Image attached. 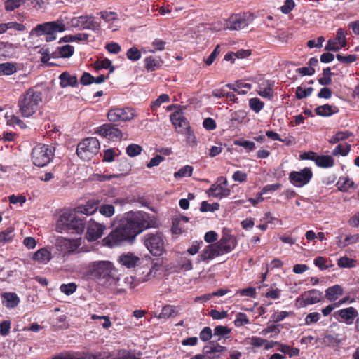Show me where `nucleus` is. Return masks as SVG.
Masks as SVG:
<instances>
[{"label": "nucleus", "mask_w": 359, "mask_h": 359, "mask_svg": "<svg viewBox=\"0 0 359 359\" xmlns=\"http://www.w3.org/2000/svg\"><path fill=\"white\" fill-rule=\"evenodd\" d=\"M249 323L248 316L244 313H238L236 316L234 324L236 327H241Z\"/></svg>", "instance_id": "nucleus-62"}, {"label": "nucleus", "mask_w": 359, "mask_h": 359, "mask_svg": "<svg viewBox=\"0 0 359 359\" xmlns=\"http://www.w3.org/2000/svg\"><path fill=\"white\" fill-rule=\"evenodd\" d=\"M214 336L210 327H205L199 333V338L203 341H209Z\"/></svg>", "instance_id": "nucleus-64"}, {"label": "nucleus", "mask_w": 359, "mask_h": 359, "mask_svg": "<svg viewBox=\"0 0 359 359\" xmlns=\"http://www.w3.org/2000/svg\"><path fill=\"white\" fill-rule=\"evenodd\" d=\"M98 208V201L90 200L85 205L76 208V211L80 214L90 215L97 211Z\"/></svg>", "instance_id": "nucleus-26"}, {"label": "nucleus", "mask_w": 359, "mask_h": 359, "mask_svg": "<svg viewBox=\"0 0 359 359\" xmlns=\"http://www.w3.org/2000/svg\"><path fill=\"white\" fill-rule=\"evenodd\" d=\"M65 25L62 20L38 24L29 32L30 37L45 36L46 42H51L57 39V33L65 30Z\"/></svg>", "instance_id": "nucleus-4"}, {"label": "nucleus", "mask_w": 359, "mask_h": 359, "mask_svg": "<svg viewBox=\"0 0 359 359\" xmlns=\"http://www.w3.org/2000/svg\"><path fill=\"white\" fill-rule=\"evenodd\" d=\"M26 2V0H6L4 2V8L6 11H13L18 8Z\"/></svg>", "instance_id": "nucleus-43"}, {"label": "nucleus", "mask_w": 359, "mask_h": 359, "mask_svg": "<svg viewBox=\"0 0 359 359\" xmlns=\"http://www.w3.org/2000/svg\"><path fill=\"white\" fill-rule=\"evenodd\" d=\"M274 81L263 80L259 83L257 93L262 97L272 100L273 97Z\"/></svg>", "instance_id": "nucleus-20"}, {"label": "nucleus", "mask_w": 359, "mask_h": 359, "mask_svg": "<svg viewBox=\"0 0 359 359\" xmlns=\"http://www.w3.org/2000/svg\"><path fill=\"white\" fill-rule=\"evenodd\" d=\"M17 71L15 65L11 62H4L0 64V74L10 76Z\"/></svg>", "instance_id": "nucleus-41"}, {"label": "nucleus", "mask_w": 359, "mask_h": 359, "mask_svg": "<svg viewBox=\"0 0 359 359\" xmlns=\"http://www.w3.org/2000/svg\"><path fill=\"white\" fill-rule=\"evenodd\" d=\"M214 244L221 256L231 252L236 248L237 241L233 236L224 235Z\"/></svg>", "instance_id": "nucleus-14"}, {"label": "nucleus", "mask_w": 359, "mask_h": 359, "mask_svg": "<svg viewBox=\"0 0 359 359\" xmlns=\"http://www.w3.org/2000/svg\"><path fill=\"white\" fill-rule=\"evenodd\" d=\"M178 311L175 306L166 305L163 307L161 312L158 315L159 319H168L177 316Z\"/></svg>", "instance_id": "nucleus-33"}, {"label": "nucleus", "mask_w": 359, "mask_h": 359, "mask_svg": "<svg viewBox=\"0 0 359 359\" xmlns=\"http://www.w3.org/2000/svg\"><path fill=\"white\" fill-rule=\"evenodd\" d=\"M342 294L343 289L339 285L330 287L325 290V297L331 302L337 300Z\"/></svg>", "instance_id": "nucleus-30"}, {"label": "nucleus", "mask_w": 359, "mask_h": 359, "mask_svg": "<svg viewBox=\"0 0 359 359\" xmlns=\"http://www.w3.org/2000/svg\"><path fill=\"white\" fill-rule=\"evenodd\" d=\"M118 156V154L116 152L114 149H107L104 150L103 154V161L111 163L114 161L116 156Z\"/></svg>", "instance_id": "nucleus-61"}, {"label": "nucleus", "mask_w": 359, "mask_h": 359, "mask_svg": "<svg viewBox=\"0 0 359 359\" xmlns=\"http://www.w3.org/2000/svg\"><path fill=\"white\" fill-rule=\"evenodd\" d=\"M42 100L41 91L29 88L19 97L18 107L20 113L25 118L32 116L39 110Z\"/></svg>", "instance_id": "nucleus-3"}, {"label": "nucleus", "mask_w": 359, "mask_h": 359, "mask_svg": "<svg viewBox=\"0 0 359 359\" xmlns=\"http://www.w3.org/2000/svg\"><path fill=\"white\" fill-rule=\"evenodd\" d=\"M141 56V52L135 46L130 48L126 52L127 58L133 62L140 60Z\"/></svg>", "instance_id": "nucleus-51"}, {"label": "nucleus", "mask_w": 359, "mask_h": 359, "mask_svg": "<svg viewBox=\"0 0 359 359\" xmlns=\"http://www.w3.org/2000/svg\"><path fill=\"white\" fill-rule=\"evenodd\" d=\"M100 18L108 24L107 28L112 32L119 29V19L117 13L114 11H102L100 12Z\"/></svg>", "instance_id": "nucleus-18"}, {"label": "nucleus", "mask_w": 359, "mask_h": 359, "mask_svg": "<svg viewBox=\"0 0 359 359\" xmlns=\"http://www.w3.org/2000/svg\"><path fill=\"white\" fill-rule=\"evenodd\" d=\"M59 244L61 247V250L65 252H70L76 250L79 243L74 239L61 238L59 241Z\"/></svg>", "instance_id": "nucleus-29"}, {"label": "nucleus", "mask_w": 359, "mask_h": 359, "mask_svg": "<svg viewBox=\"0 0 359 359\" xmlns=\"http://www.w3.org/2000/svg\"><path fill=\"white\" fill-rule=\"evenodd\" d=\"M179 267L184 271H190L193 269L192 262L190 259L185 256H182L178 262Z\"/></svg>", "instance_id": "nucleus-52"}, {"label": "nucleus", "mask_w": 359, "mask_h": 359, "mask_svg": "<svg viewBox=\"0 0 359 359\" xmlns=\"http://www.w3.org/2000/svg\"><path fill=\"white\" fill-rule=\"evenodd\" d=\"M351 148V144L347 143L344 144H339L332 150V154L335 156L339 155L346 156L349 154Z\"/></svg>", "instance_id": "nucleus-39"}, {"label": "nucleus", "mask_w": 359, "mask_h": 359, "mask_svg": "<svg viewBox=\"0 0 359 359\" xmlns=\"http://www.w3.org/2000/svg\"><path fill=\"white\" fill-rule=\"evenodd\" d=\"M313 177L310 168H304L299 171H292L289 174L290 182L295 187H302L309 183Z\"/></svg>", "instance_id": "nucleus-11"}, {"label": "nucleus", "mask_w": 359, "mask_h": 359, "mask_svg": "<svg viewBox=\"0 0 359 359\" xmlns=\"http://www.w3.org/2000/svg\"><path fill=\"white\" fill-rule=\"evenodd\" d=\"M113 271V265L109 261H97L88 266L86 273L90 278L97 279L112 276Z\"/></svg>", "instance_id": "nucleus-7"}, {"label": "nucleus", "mask_w": 359, "mask_h": 359, "mask_svg": "<svg viewBox=\"0 0 359 359\" xmlns=\"http://www.w3.org/2000/svg\"><path fill=\"white\" fill-rule=\"evenodd\" d=\"M219 256H220L219 252L215 244H210L202 250L198 256V261L208 262L210 260Z\"/></svg>", "instance_id": "nucleus-24"}, {"label": "nucleus", "mask_w": 359, "mask_h": 359, "mask_svg": "<svg viewBox=\"0 0 359 359\" xmlns=\"http://www.w3.org/2000/svg\"><path fill=\"white\" fill-rule=\"evenodd\" d=\"M170 121L180 133L190 128L189 121L181 111H177L172 114L170 115Z\"/></svg>", "instance_id": "nucleus-19"}, {"label": "nucleus", "mask_w": 359, "mask_h": 359, "mask_svg": "<svg viewBox=\"0 0 359 359\" xmlns=\"http://www.w3.org/2000/svg\"><path fill=\"white\" fill-rule=\"evenodd\" d=\"M225 86L234 92H237L240 90L241 88H245L247 90H250L252 85L248 83H243L240 81H236L233 83H227Z\"/></svg>", "instance_id": "nucleus-47"}, {"label": "nucleus", "mask_w": 359, "mask_h": 359, "mask_svg": "<svg viewBox=\"0 0 359 359\" xmlns=\"http://www.w3.org/2000/svg\"><path fill=\"white\" fill-rule=\"evenodd\" d=\"M193 167L189 165L182 167L177 172L174 173L175 178L190 177L193 173Z\"/></svg>", "instance_id": "nucleus-45"}, {"label": "nucleus", "mask_w": 359, "mask_h": 359, "mask_svg": "<svg viewBox=\"0 0 359 359\" xmlns=\"http://www.w3.org/2000/svg\"><path fill=\"white\" fill-rule=\"evenodd\" d=\"M144 246L154 256H161L164 252L165 243L161 233H147L142 237Z\"/></svg>", "instance_id": "nucleus-8"}, {"label": "nucleus", "mask_w": 359, "mask_h": 359, "mask_svg": "<svg viewBox=\"0 0 359 359\" xmlns=\"http://www.w3.org/2000/svg\"><path fill=\"white\" fill-rule=\"evenodd\" d=\"M322 298V292L313 289L308 292H305L299 297L296 299V306L298 307H306L308 305L314 304L320 302Z\"/></svg>", "instance_id": "nucleus-13"}, {"label": "nucleus", "mask_w": 359, "mask_h": 359, "mask_svg": "<svg viewBox=\"0 0 359 359\" xmlns=\"http://www.w3.org/2000/svg\"><path fill=\"white\" fill-rule=\"evenodd\" d=\"M332 73L330 67H327L323 71V77L318 79V83L323 86H327L332 83L331 76Z\"/></svg>", "instance_id": "nucleus-48"}, {"label": "nucleus", "mask_w": 359, "mask_h": 359, "mask_svg": "<svg viewBox=\"0 0 359 359\" xmlns=\"http://www.w3.org/2000/svg\"><path fill=\"white\" fill-rule=\"evenodd\" d=\"M55 148L50 145L39 144L35 146L31 154L33 164L38 167L47 165L52 160Z\"/></svg>", "instance_id": "nucleus-5"}, {"label": "nucleus", "mask_w": 359, "mask_h": 359, "mask_svg": "<svg viewBox=\"0 0 359 359\" xmlns=\"http://www.w3.org/2000/svg\"><path fill=\"white\" fill-rule=\"evenodd\" d=\"M140 258L134 253L128 252L119 256L118 263L127 269H134L140 264Z\"/></svg>", "instance_id": "nucleus-21"}, {"label": "nucleus", "mask_w": 359, "mask_h": 359, "mask_svg": "<svg viewBox=\"0 0 359 359\" xmlns=\"http://www.w3.org/2000/svg\"><path fill=\"white\" fill-rule=\"evenodd\" d=\"M99 149L98 140L96 137H88L78 144L76 154L83 161H88L98 153Z\"/></svg>", "instance_id": "nucleus-6"}, {"label": "nucleus", "mask_w": 359, "mask_h": 359, "mask_svg": "<svg viewBox=\"0 0 359 359\" xmlns=\"http://www.w3.org/2000/svg\"><path fill=\"white\" fill-rule=\"evenodd\" d=\"M14 238V227L9 226L0 232V243L6 244L13 241Z\"/></svg>", "instance_id": "nucleus-36"}, {"label": "nucleus", "mask_w": 359, "mask_h": 359, "mask_svg": "<svg viewBox=\"0 0 359 359\" xmlns=\"http://www.w3.org/2000/svg\"><path fill=\"white\" fill-rule=\"evenodd\" d=\"M226 350V347L219 345L217 343L210 342L208 345L203 347V353L208 355L210 358H214L215 354L222 353Z\"/></svg>", "instance_id": "nucleus-28"}, {"label": "nucleus", "mask_w": 359, "mask_h": 359, "mask_svg": "<svg viewBox=\"0 0 359 359\" xmlns=\"http://www.w3.org/2000/svg\"><path fill=\"white\" fill-rule=\"evenodd\" d=\"M315 112L318 116H330L337 112L336 107H332L328 104L319 106L315 109Z\"/></svg>", "instance_id": "nucleus-32"}, {"label": "nucleus", "mask_w": 359, "mask_h": 359, "mask_svg": "<svg viewBox=\"0 0 359 359\" xmlns=\"http://www.w3.org/2000/svg\"><path fill=\"white\" fill-rule=\"evenodd\" d=\"M69 23L72 27L79 29H88L93 32L98 31L100 27V23L95 20V18L92 15L74 17Z\"/></svg>", "instance_id": "nucleus-9"}, {"label": "nucleus", "mask_w": 359, "mask_h": 359, "mask_svg": "<svg viewBox=\"0 0 359 359\" xmlns=\"http://www.w3.org/2000/svg\"><path fill=\"white\" fill-rule=\"evenodd\" d=\"M99 212L101 215L110 217L114 214V207L112 205H102L100 207Z\"/></svg>", "instance_id": "nucleus-58"}, {"label": "nucleus", "mask_w": 359, "mask_h": 359, "mask_svg": "<svg viewBox=\"0 0 359 359\" xmlns=\"http://www.w3.org/2000/svg\"><path fill=\"white\" fill-rule=\"evenodd\" d=\"M358 313L357 310L352 306L342 309L337 311L334 313V316L341 318L347 325L353 323L354 318L358 316Z\"/></svg>", "instance_id": "nucleus-22"}, {"label": "nucleus", "mask_w": 359, "mask_h": 359, "mask_svg": "<svg viewBox=\"0 0 359 359\" xmlns=\"http://www.w3.org/2000/svg\"><path fill=\"white\" fill-rule=\"evenodd\" d=\"M76 285L74 283H68V284H62L60 287V291L67 294L70 295L73 294L76 290Z\"/></svg>", "instance_id": "nucleus-60"}, {"label": "nucleus", "mask_w": 359, "mask_h": 359, "mask_svg": "<svg viewBox=\"0 0 359 359\" xmlns=\"http://www.w3.org/2000/svg\"><path fill=\"white\" fill-rule=\"evenodd\" d=\"M89 37V34L86 33H78L74 35H67L62 38L65 42H73V41H87Z\"/></svg>", "instance_id": "nucleus-42"}, {"label": "nucleus", "mask_w": 359, "mask_h": 359, "mask_svg": "<svg viewBox=\"0 0 359 359\" xmlns=\"http://www.w3.org/2000/svg\"><path fill=\"white\" fill-rule=\"evenodd\" d=\"M105 229L104 224L91 219L87 227L86 238L89 241H95L102 237Z\"/></svg>", "instance_id": "nucleus-16"}, {"label": "nucleus", "mask_w": 359, "mask_h": 359, "mask_svg": "<svg viewBox=\"0 0 359 359\" xmlns=\"http://www.w3.org/2000/svg\"><path fill=\"white\" fill-rule=\"evenodd\" d=\"M346 31L342 28H339L337 32L336 40L337 41V42L339 44L341 48H344L347 45V41L346 39Z\"/></svg>", "instance_id": "nucleus-50"}, {"label": "nucleus", "mask_w": 359, "mask_h": 359, "mask_svg": "<svg viewBox=\"0 0 359 359\" xmlns=\"http://www.w3.org/2000/svg\"><path fill=\"white\" fill-rule=\"evenodd\" d=\"M252 21L250 15L246 13L235 14L224 20V28L230 30H239L246 27Z\"/></svg>", "instance_id": "nucleus-10"}, {"label": "nucleus", "mask_w": 359, "mask_h": 359, "mask_svg": "<svg viewBox=\"0 0 359 359\" xmlns=\"http://www.w3.org/2000/svg\"><path fill=\"white\" fill-rule=\"evenodd\" d=\"M313 90V88L312 87L304 88L302 86H298L296 88L295 96L297 99L302 100L309 97L311 95Z\"/></svg>", "instance_id": "nucleus-46"}, {"label": "nucleus", "mask_w": 359, "mask_h": 359, "mask_svg": "<svg viewBox=\"0 0 359 359\" xmlns=\"http://www.w3.org/2000/svg\"><path fill=\"white\" fill-rule=\"evenodd\" d=\"M74 51L73 46L70 45H65L59 48V53L62 57L68 58L71 57Z\"/></svg>", "instance_id": "nucleus-57"}, {"label": "nucleus", "mask_w": 359, "mask_h": 359, "mask_svg": "<svg viewBox=\"0 0 359 359\" xmlns=\"http://www.w3.org/2000/svg\"><path fill=\"white\" fill-rule=\"evenodd\" d=\"M354 186L353 181L348 177H341L337 182V187L341 191L345 192Z\"/></svg>", "instance_id": "nucleus-34"}, {"label": "nucleus", "mask_w": 359, "mask_h": 359, "mask_svg": "<svg viewBox=\"0 0 359 359\" xmlns=\"http://www.w3.org/2000/svg\"><path fill=\"white\" fill-rule=\"evenodd\" d=\"M316 165L319 168H329L334 165V159L329 155H318Z\"/></svg>", "instance_id": "nucleus-31"}, {"label": "nucleus", "mask_w": 359, "mask_h": 359, "mask_svg": "<svg viewBox=\"0 0 359 359\" xmlns=\"http://www.w3.org/2000/svg\"><path fill=\"white\" fill-rule=\"evenodd\" d=\"M6 118L7 121V124L11 126H18L20 128H26V124L16 115L8 114L7 113L6 114Z\"/></svg>", "instance_id": "nucleus-37"}, {"label": "nucleus", "mask_w": 359, "mask_h": 359, "mask_svg": "<svg viewBox=\"0 0 359 359\" xmlns=\"http://www.w3.org/2000/svg\"><path fill=\"white\" fill-rule=\"evenodd\" d=\"M95 67L98 69H109L110 73L113 72L115 69L114 67L112 65L111 60L107 58L96 62Z\"/></svg>", "instance_id": "nucleus-55"}, {"label": "nucleus", "mask_w": 359, "mask_h": 359, "mask_svg": "<svg viewBox=\"0 0 359 359\" xmlns=\"http://www.w3.org/2000/svg\"><path fill=\"white\" fill-rule=\"evenodd\" d=\"M142 151V147L135 144H131L126 148V153L129 156L134 157L139 155Z\"/></svg>", "instance_id": "nucleus-59"}, {"label": "nucleus", "mask_w": 359, "mask_h": 359, "mask_svg": "<svg viewBox=\"0 0 359 359\" xmlns=\"http://www.w3.org/2000/svg\"><path fill=\"white\" fill-rule=\"evenodd\" d=\"M231 330L227 326L218 325L214 329V336L218 337V340L221 339H228L230 337L229 334Z\"/></svg>", "instance_id": "nucleus-35"}, {"label": "nucleus", "mask_w": 359, "mask_h": 359, "mask_svg": "<svg viewBox=\"0 0 359 359\" xmlns=\"http://www.w3.org/2000/svg\"><path fill=\"white\" fill-rule=\"evenodd\" d=\"M60 86L62 88L67 87H76L79 84L78 79L76 75L71 74L68 72H64L59 76Z\"/></svg>", "instance_id": "nucleus-23"}, {"label": "nucleus", "mask_w": 359, "mask_h": 359, "mask_svg": "<svg viewBox=\"0 0 359 359\" xmlns=\"http://www.w3.org/2000/svg\"><path fill=\"white\" fill-rule=\"evenodd\" d=\"M78 214L76 208L62 212L57 219L56 231L59 233H82L85 229V218Z\"/></svg>", "instance_id": "nucleus-2"}, {"label": "nucleus", "mask_w": 359, "mask_h": 359, "mask_svg": "<svg viewBox=\"0 0 359 359\" xmlns=\"http://www.w3.org/2000/svg\"><path fill=\"white\" fill-rule=\"evenodd\" d=\"M135 116L134 109L130 107L116 108L107 113V118L110 122L128 121Z\"/></svg>", "instance_id": "nucleus-12"}, {"label": "nucleus", "mask_w": 359, "mask_h": 359, "mask_svg": "<svg viewBox=\"0 0 359 359\" xmlns=\"http://www.w3.org/2000/svg\"><path fill=\"white\" fill-rule=\"evenodd\" d=\"M249 107L255 113H259L264 108V103L257 97L250 98L249 100Z\"/></svg>", "instance_id": "nucleus-44"}, {"label": "nucleus", "mask_w": 359, "mask_h": 359, "mask_svg": "<svg viewBox=\"0 0 359 359\" xmlns=\"http://www.w3.org/2000/svg\"><path fill=\"white\" fill-rule=\"evenodd\" d=\"M50 359H83L80 358L79 352L63 351L55 355Z\"/></svg>", "instance_id": "nucleus-40"}, {"label": "nucleus", "mask_w": 359, "mask_h": 359, "mask_svg": "<svg viewBox=\"0 0 359 359\" xmlns=\"http://www.w3.org/2000/svg\"><path fill=\"white\" fill-rule=\"evenodd\" d=\"M144 67L147 71L154 72L160 67V60L149 56L144 59Z\"/></svg>", "instance_id": "nucleus-38"}, {"label": "nucleus", "mask_w": 359, "mask_h": 359, "mask_svg": "<svg viewBox=\"0 0 359 359\" xmlns=\"http://www.w3.org/2000/svg\"><path fill=\"white\" fill-rule=\"evenodd\" d=\"M80 358L83 359H105L106 357L102 355L101 352H79Z\"/></svg>", "instance_id": "nucleus-56"}, {"label": "nucleus", "mask_w": 359, "mask_h": 359, "mask_svg": "<svg viewBox=\"0 0 359 359\" xmlns=\"http://www.w3.org/2000/svg\"><path fill=\"white\" fill-rule=\"evenodd\" d=\"M355 260L344 256L338 259L337 264L340 268H353L355 266Z\"/></svg>", "instance_id": "nucleus-49"}, {"label": "nucleus", "mask_w": 359, "mask_h": 359, "mask_svg": "<svg viewBox=\"0 0 359 359\" xmlns=\"http://www.w3.org/2000/svg\"><path fill=\"white\" fill-rule=\"evenodd\" d=\"M1 302L8 309H13L17 306L20 300L15 292H4L1 295Z\"/></svg>", "instance_id": "nucleus-25"}, {"label": "nucleus", "mask_w": 359, "mask_h": 359, "mask_svg": "<svg viewBox=\"0 0 359 359\" xmlns=\"http://www.w3.org/2000/svg\"><path fill=\"white\" fill-rule=\"evenodd\" d=\"M220 180H223L222 184H212L208 190V196L217 198L226 197L230 194V190L227 188V180L226 178L221 177Z\"/></svg>", "instance_id": "nucleus-17"}, {"label": "nucleus", "mask_w": 359, "mask_h": 359, "mask_svg": "<svg viewBox=\"0 0 359 359\" xmlns=\"http://www.w3.org/2000/svg\"><path fill=\"white\" fill-rule=\"evenodd\" d=\"M165 42L160 39H156L152 43L151 46L153 47V49H150L148 51L149 53H154L156 51L159 50H163L165 49Z\"/></svg>", "instance_id": "nucleus-63"}, {"label": "nucleus", "mask_w": 359, "mask_h": 359, "mask_svg": "<svg viewBox=\"0 0 359 359\" xmlns=\"http://www.w3.org/2000/svg\"><path fill=\"white\" fill-rule=\"evenodd\" d=\"M219 204L218 203L210 204L207 201H203L201 204L200 211L202 212H214L219 210Z\"/></svg>", "instance_id": "nucleus-53"}, {"label": "nucleus", "mask_w": 359, "mask_h": 359, "mask_svg": "<svg viewBox=\"0 0 359 359\" xmlns=\"http://www.w3.org/2000/svg\"><path fill=\"white\" fill-rule=\"evenodd\" d=\"M51 259V252L45 248L39 249L33 255V259L42 264L48 263Z\"/></svg>", "instance_id": "nucleus-27"}, {"label": "nucleus", "mask_w": 359, "mask_h": 359, "mask_svg": "<svg viewBox=\"0 0 359 359\" xmlns=\"http://www.w3.org/2000/svg\"><path fill=\"white\" fill-rule=\"evenodd\" d=\"M170 98L168 94H162L151 103V108L153 111L156 110L163 103L168 102Z\"/></svg>", "instance_id": "nucleus-54"}, {"label": "nucleus", "mask_w": 359, "mask_h": 359, "mask_svg": "<svg viewBox=\"0 0 359 359\" xmlns=\"http://www.w3.org/2000/svg\"><path fill=\"white\" fill-rule=\"evenodd\" d=\"M154 224L155 222L149 214L130 212L119 219L116 227L103 239V243L112 248L126 241L131 242L137 235L147 229L154 227Z\"/></svg>", "instance_id": "nucleus-1"}, {"label": "nucleus", "mask_w": 359, "mask_h": 359, "mask_svg": "<svg viewBox=\"0 0 359 359\" xmlns=\"http://www.w3.org/2000/svg\"><path fill=\"white\" fill-rule=\"evenodd\" d=\"M95 132L100 136L110 140L120 139L122 136L121 131L115 125L111 123L103 124L97 128Z\"/></svg>", "instance_id": "nucleus-15"}]
</instances>
